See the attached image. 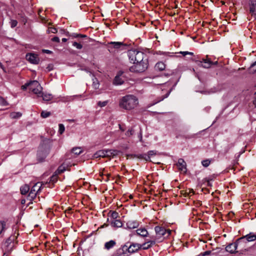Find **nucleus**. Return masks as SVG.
<instances>
[{
	"label": "nucleus",
	"instance_id": "f257e3e1",
	"mask_svg": "<svg viewBox=\"0 0 256 256\" xmlns=\"http://www.w3.org/2000/svg\"><path fill=\"white\" fill-rule=\"evenodd\" d=\"M138 104V98L133 94H127L122 97L118 102L120 108L127 110L135 108Z\"/></svg>",
	"mask_w": 256,
	"mask_h": 256
},
{
	"label": "nucleus",
	"instance_id": "f03ea898",
	"mask_svg": "<svg viewBox=\"0 0 256 256\" xmlns=\"http://www.w3.org/2000/svg\"><path fill=\"white\" fill-rule=\"evenodd\" d=\"M128 56L130 62L133 64L144 62V60L146 58V55L143 52L135 50H129Z\"/></svg>",
	"mask_w": 256,
	"mask_h": 256
},
{
	"label": "nucleus",
	"instance_id": "7ed1b4c3",
	"mask_svg": "<svg viewBox=\"0 0 256 256\" xmlns=\"http://www.w3.org/2000/svg\"><path fill=\"white\" fill-rule=\"evenodd\" d=\"M148 68L147 58L144 60V62H136L130 68V70L134 72H144Z\"/></svg>",
	"mask_w": 256,
	"mask_h": 256
},
{
	"label": "nucleus",
	"instance_id": "20e7f679",
	"mask_svg": "<svg viewBox=\"0 0 256 256\" xmlns=\"http://www.w3.org/2000/svg\"><path fill=\"white\" fill-rule=\"evenodd\" d=\"M29 89L38 97L40 96L42 88L39 82L36 80H34L29 82Z\"/></svg>",
	"mask_w": 256,
	"mask_h": 256
},
{
	"label": "nucleus",
	"instance_id": "39448f33",
	"mask_svg": "<svg viewBox=\"0 0 256 256\" xmlns=\"http://www.w3.org/2000/svg\"><path fill=\"white\" fill-rule=\"evenodd\" d=\"M26 60L30 63L37 64L40 62V58L38 55L34 53H28L26 56Z\"/></svg>",
	"mask_w": 256,
	"mask_h": 256
},
{
	"label": "nucleus",
	"instance_id": "423d86ee",
	"mask_svg": "<svg viewBox=\"0 0 256 256\" xmlns=\"http://www.w3.org/2000/svg\"><path fill=\"white\" fill-rule=\"evenodd\" d=\"M140 249H141L140 244L138 243H132L129 246L126 244V250L128 253H134Z\"/></svg>",
	"mask_w": 256,
	"mask_h": 256
},
{
	"label": "nucleus",
	"instance_id": "0eeeda50",
	"mask_svg": "<svg viewBox=\"0 0 256 256\" xmlns=\"http://www.w3.org/2000/svg\"><path fill=\"white\" fill-rule=\"evenodd\" d=\"M123 73L122 71L118 72L114 80L113 84L114 85H121L124 82V78L122 76Z\"/></svg>",
	"mask_w": 256,
	"mask_h": 256
},
{
	"label": "nucleus",
	"instance_id": "6e6552de",
	"mask_svg": "<svg viewBox=\"0 0 256 256\" xmlns=\"http://www.w3.org/2000/svg\"><path fill=\"white\" fill-rule=\"evenodd\" d=\"M128 252L126 250V244L124 245L119 248L114 254V256H128Z\"/></svg>",
	"mask_w": 256,
	"mask_h": 256
},
{
	"label": "nucleus",
	"instance_id": "1a4fd4ad",
	"mask_svg": "<svg viewBox=\"0 0 256 256\" xmlns=\"http://www.w3.org/2000/svg\"><path fill=\"white\" fill-rule=\"evenodd\" d=\"M246 239L247 242H253L256 240V234L252 233L250 232L249 234H246V236L242 237L238 239V242H242L244 240Z\"/></svg>",
	"mask_w": 256,
	"mask_h": 256
},
{
	"label": "nucleus",
	"instance_id": "9d476101",
	"mask_svg": "<svg viewBox=\"0 0 256 256\" xmlns=\"http://www.w3.org/2000/svg\"><path fill=\"white\" fill-rule=\"evenodd\" d=\"M156 238H154L153 240H147L144 243L142 244H140L141 249L146 250H148V249L150 248L151 247H152L154 245L156 244Z\"/></svg>",
	"mask_w": 256,
	"mask_h": 256
},
{
	"label": "nucleus",
	"instance_id": "9b49d317",
	"mask_svg": "<svg viewBox=\"0 0 256 256\" xmlns=\"http://www.w3.org/2000/svg\"><path fill=\"white\" fill-rule=\"evenodd\" d=\"M240 242H238V240L236 242L232 243V244H228V246H227L226 247V251H227L231 254H234V253L236 252V250L238 246V244Z\"/></svg>",
	"mask_w": 256,
	"mask_h": 256
},
{
	"label": "nucleus",
	"instance_id": "f8f14e48",
	"mask_svg": "<svg viewBox=\"0 0 256 256\" xmlns=\"http://www.w3.org/2000/svg\"><path fill=\"white\" fill-rule=\"evenodd\" d=\"M179 170L185 173L186 172V162L182 158H180L176 164Z\"/></svg>",
	"mask_w": 256,
	"mask_h": 256
},
{
	"label": "nucleus",
	"instance_id": "ddd939ff",
	"mask_svg": "<svg viewBox=\"0 0 256 256\" xmlns=\"http://www.w3.org/2000/svg\"><path fill=\"white\" fill-rule=\"evenodd\" d=\"M140 225V222L136 220H129L126 222V226L128 229H134L138 228Z\"/></svg>",
	"mask_w": 256,
	"mask_h": 256
},
{
	"label": "nucleus",
	"instance_id": "4468645a",
	"mask_svg": "<svg viewBox=\"0 0 256 256\" xmlns=\"http://www.w3.org/2000/svg\"><path fill=\"white\" fill-rule=\"evenodd\" d=\"M154 230L156 234L155 238H156V239H158V237L164 236L166 232V230L164 228L160 226H156L154 228Z\"/></svg>",
	"mask_w": 256,
	"mask_h": 256
},
{
	"label": "nucleus",
	"instance_id": "2eb2a0df",
	"mask_svg": "<svg viewBox=\"0 0 256 256\" xmlns=\"http://www.w3.org/2000/svg\"><path fill=\"white\" fill-rule=\"evenodd\" d=\"M136 234L142 238L147 237L148 235V232L147 230L143 227H140L136 230Z\"/></svg>",
	"mask_w": 256,
	"mask_h": 256
},
{
	"label": "nucleus",
	"instance_id": "dca6fc26",
	"mask_svg": "<svg viewBox=\"0 0 256 256\" xmlns=\"http://www.w3.org/2000/svg\"><path fill=\"white\" fill-rule=\"evenodd\" d=\"M201 63H202V66L206 68H210L212 65V62L209 59H202Z\"/></svg>",
	"mask_w": 256,
	"mask_h": 256
},
{
	"label": "nucleus",
	"instance_id": "f3484780",
	"mask_svg": "<svg viewBox=\"0 0 256 256\" xmlns=\"http://www.w3.org/2000/svg\"><path fill=\"white\" fill-rule=\"evenodd\" d=\"M44 184H41L40 182H37L32 187L31 190L33 192H36L38 194L40 190L42 185Z\"/></svg>",
	"mask_w": 256,
	"mask_h": 256
},
{
	"label": "nucleus",
	"instance_id": "a211bd4d",
	"mask_svg": "<svg viewBox=\"0 0 256 256\" xmlns=\"http://www.w3.org/2000/svg\"><path fill=\"white\" fill-rule=\"evenodd\" d=\"M110 224L114 228H120L122 226V222L118 220H112Z\"/></svg>",
	"mask_w": 256,
	"mask_h": 256
},
{
	"label": "nucleus",
	"instance_id": "6ab92c4d",
	"mask_svg": "<svg viewBox=\"0 0 256 256\" xmlns=\"http://www.w3.org/2000/svg\"><path fill=\"white\" fill-rule=\"evenodd\" d=\"M116 244V242L114 240H110L108 242L104 244V248L108 250L113 248Z\"/></svg>",
	"mask_w": 256,
	"mask_h": 256
},
{
	"label": "nucleus",
	"instance_id": "aec40b11",
	"mask_svg": "<svg viewBox=\"0 0 256 256\" xmlns=\"http://www.w3.org/2000/svg\"><path fill=\"white\" fill-rule=\"evenodd\" d=\"M106 150H100L99 151H98L96 153L94 154V156L96 158H104L106 157Z\"/></svg>",
	"mask_w": 256,
	"mask_h": 256
},
{
	"label": "nucleus",
	"instance_id": "412c9836",
	"mask_svg": "<svg viewBox=\"0 0 256 256\" xmlns=\"http://www.w3.org/2000/svg\"><path fill=\"white\" fill-rule=\"evenodd\" d=\"M20 190L22 194H26L30 190V186L28 184H24L20 187Z\"/></svg>",
	"mask_w": 256,
	"mask_h": 256
},
{
	"label": "nucleus",
	"instance_id": "4be33fe9",
	"mask_svg": "<svg viewBox=\"0 0 256 256\" xmlns=\"http://www.w3.org/2000/svg\"><path fill=\"white\" fill-rule=\"evenodd\" d=\"M40 97H42L44 100L48 101L51 100L52 98V96L51 94H43L42 92V94H40Z\"/></svg>",
	"mask_w": 256,
	"mask_h": 256
},
{
	"label": "nucleus",
	"instance_id": "5701e85b",
	"mask_svg": "<svg viewBox=\"0 0 256 256\" xmlns=\"http://www.w3.org/2000/svg\"><path fill=\"white\" fill-rule=\"evenodd\" d=\"M22 114L20 112H12L10 114V116L12 119H18L20 118Z\"/></svg>",
	"mask_w": 256,
	"mask_h": 256
},
{
	"label": "nucleus",
	"instance_id": "b1692460",
	"mask_svg": "<svg viewBox=\"0 0 256 256\" xmlns=\"http://www.w3.org/2000/svg\"><path fill=\"white\" fill-rule=\"evenodd\" d=\"M117 154V151L113 150H106V157H111Z\"/></svg>",
	"mask_w": 256,
	"mask_h": 256
},
{
	"label": "nucleus",
	"instance_id": "393cba45",
	"mask_svg": "<svg viewBox=\"0 0 256 256\" xmlns=\"http://www.w3.org/2000/svg\"><path fill=\"white\" fill-rule=\"evenodd\" d=\"M155 68L160 70H162L165 68V64L162 62H158L156 64Z\"/></svg>",
	"mask_w": 256,
	"mask_h": 256
},
{
	"label": "nucleus",
	"instance_id": "a878e982",
	"mask_svg": "<svg viewBox=\"0 0 256 256\" xmlns=\"http://www.w3.org/2000/svg\"><path fill=\"white\" fill-rule=\"evenodd\" d=\"M82 152V148L80 147L74 148L72 150V152L77 156L80 154Z\"/></svg>",
	"mask_w": 256,
	"mask_h": 256
},
{
	"label": "nucleus",
	"instance_id": "bb28decb",
	"mask_svg": "<svg viewBox=\"0 0 256 256\" xmlns=\"http://www.w3.org/2000/svg\"><path fill=\"white\" fill-rule=\"evenodd\" d=\"M110 45H112L115 48H118L121 46H124L123 43L120 42H110L109 43Z\"/></svg>",
	"mask_w": 256,
	"mask_h": 256
},
{
	"label": "nucleus",
	"instance_id": "cd10ccee",
	"mask_svg": "<svg viewBox=\"0 0 256 256\" xmlns=\"http://www.w3.org/2000/svg\"><path fill=\"white\" fill-rule=\"evenodd\" d=\"M156 154V152L154 150H150L148 152V155H145V156L144 157V158L146 160H150V158L152 156H154Z\"/></svg>",
	"mask_w": 256,
	"mask_h": 256
},
{
	"label": "nucleus",
	"instance_id": "c85d7f7f",
	"mask_svg": "<svg viewBox=\"0 0 256 256\" xmlns=\"http://www.w3.org/2000/svg\"><path fill=\"white\" fill-rule=\"evenodd\" d=\"M36 192H33L30 190L29 194H28L27 199L30 201L33 200L36 196Z\"/></svg>",
	"mask_w": 256,
	"mask_h": 256
},
{
	"label": "nucleus",
	"instance_id": "c756f323",
	"mask_svg": "<svg viewBox=\"0 0 256 256\" xmlns=\"http://www.w3.org/2000/svg\"><path fill=\"white\" fill-rule=\"evenodd\" d=\"M6 223L4 221H0V234L6 230Z\"/></svg>",
	"mask_w": 256,
	"mask_h": 256
},
{
	"label": "nucleus",
	"instance_id": "7c9ffc66",
	"mask_svg": "<svg viewBox=\"0 0 256 256\" xmlns=\"http://www.w3.org/2000/svg\"><path fill=\"white\" fill-rule=\"evenodd\" d=\"M51 114V113L49 112H47V111H42L41 114H40V116L41 117H42V118H48V116H50Z\"/></svg>",
	"mask_w": 256,
	"mask_h": 256
},
{
	"label": "nucleus",
	"instance_id": "2f4dec72",
	"mask_svg": "<svg viewBox=\"0 0 256 256\" xmlns=\"http://www.w3.org/2000/svg\"><path fill=\"white\" fill-rule=\"evenodd\" d=\"M58 180V176L56 174H53L50 178L49 182H52V184L55 183Z\"/></svg>",
	"mask_w": 256,
	"mask_h": 256
},
{
	"label": "nucleus",
	"instance_id": "473e14b6",
	"mask_svg": "<svg viewBox=\"0 0 256 256\" xmlns=\"http://www.w3.org/2000/svg\"><path fill=\"white\" fill-rule=\"evenodd\" d=\"M108 100H105L104 102L99 101L98 102V106L102 108L106 106L108 104Z\"/></svg>",
	"mask_w": 256,
	"mask_h": 256
},
{
	"label": "nucleus",
	"instance_id": "72a5a7b5",
	"mask_svg": "<svg viewBox=\"0 0 256 256\" xmlns=\"http://www.w3.org/2000/svg\"><path fill=\"white\" fill-rule=\"evenodd\" d=\"M194 194V192L192 190H188V191L186 190L185 192L184 195L185 196H191Z\"/></svg>",
	"mask_w": 256,
	"mask_h": 256
},
{
	"label": "nucleus",
	"instance_id": "f704fd0d",
	"mask_svg": "<svg viewBox=\"0 0 256 256\" xmlns=\"http://www.w3.org/2000/svg\"><path fill=\"white\" fill-rule=\"evenodd\" d=\"M210 164V160H204L202 162V165L204 167H208Z\"/></svg>",
	"mask_w": 256,
	"mask_h": 256
},
{
	"label": "nucleus",
	"instance_id": "c9c22d12",
	"mask_svg": "<svg viewBox=\"0 0 256 256\" xmlns=\"http://www.w3.org/2000/svg\"><path fill=\"white\" fill-rule=\"evenodd\" d=\"M92 86L94 89H98V88L99 82L97 79L95 78L94 80H93Z\"/></svg>",
	"mask_w": 256,
	"mask_h": 256
},
{
	"label": "nucleus",
	"instance_id": "e433bc0d",
	"mask_svg": "<svg viewBox=\"0 0 256 256\" xmlns=\"http://www.w3.org/2000/svg\"><path fill=\"white\" fill-rule=\"evenodd\" d=\"M59 130H58V132L62 134L64 131L65 128L62 124H59L58 125Z\"/></svg>",
	"mask_w": 256,
	"mask_h": 256
},
{
	"label": "nucleus",
	"instance_id": "4c0bfd02",
	"mask_svg": "<svg viewBox=\"0 0 256 256\" xmlns=\"http://www.w3.org/2000/svg\"><path fill=\"white\" fill-rule=\"evenodd\" d=\"M0 104L3 106H6L8 104L7 102L2 97H0Z\"/></svg>",
	"mask_w": 256,
	"mask_h": 256
},
{
	"label": "nucleus",
	"instance_id": "58836bf2",
	"mask_svg": "<svg viewBox=\"0 0 256 256\" xmlns=\"http://www.w3.org/2000/svg\"><path fill=\"white\" fill-rule=\"evenodd\" d=\"M72 46L76 47L78 49H81L82 48V45L78 43L77 42H74Z\"/></svg>",
	"mask_w": 256,
	"mask_h": 256
},
{
	"label": "nucleus",
	"instance_id": "ea45409f",
	"mask_svg": "<svg viewBox=\"0 0 256 256\" xmlns=\"http://www.w3.org/2000/svg\"><path fill=\"white\" fill-rule=\"evenodd\" d=\"M178 53L182 54L184 56H186L188 54H189V55H190V56H193L194 55V53L193 52H182V51H181V52H180Z\"/></svg>",
	"mask_w": 256,
	"mask_h": 256
},
{
	"label": "nucleus",
	"instance_id": "a19ab883",
	"mask_svg": "<svg viewBox=\"0 0 256 256\" xmlns=\"http://www.w3.org/2000/svg\"><path fill=\"white\" fill-rule=\"evenodd\" d=\"M134 131L132 128L128 130L126 132V135L128 136H130L134 134Z\"/></svg>",
	"mask_w": 256,
	"mask_h": 256
},
{
	"label": "nucleus",
	"instance_id": "79ce46f5",
	"mask_svg": "<svg viewBox=\"0 0 256 256\" xmlns=\"http://www.w3.org/2000/svg\"><path fill=\"white\" fill-rule=\"evenodd\" d=\"M58 31H57L56 28H50L48 30V33L52 32V33L55 34V33H56Z\"/></svg>",
	"mask_w": 256,
	"mask_h": 256
},
{
	"label": "nucleus",
	"instance_id": "37998d69",
	"mask_svg": "<svg viewBox=\"0 0 256 256\" xmlns=\"http://www.w3.org/2000/svg\"><path fill=\"white\" fill-rule=\"evenodd\" d=\"M118 213L116 212H112L111 214V216L113 220H116V218H118Z\"/></svg>",
	"mask_w": 256,
	"mask_h": 256
},
{
	"label": "nucleus",
	"instance_id": "c03bdc74",
	"mask_svg": "<svg viewBox=\"0 0 256 256\" xmlns=\"http://www.w3.org/2000/svg\"><path fill=\"white\" fill-rule=\"evenodd\" d=\"M10 23L11 27L13 28L17 25L18 22L16 20H12L10 21Z\"/></svg>",
	"mask_w": 256,
	"mask_h": 256
},
{
	"label": "nucleus",
	"instance_id": "a18cd8bd",
	"mask_svg": "<svg viewBox=\"0 0 256 256\" xmlns=\"http://www.w3.org/2000/svg\"><path fill=\"white\" fill-rule=\"evenodd\" d=\"M250 6H254L256 7V0H252L250 2Z\"/></svg>",
	"mask_w": 256,
	"mask_h": 256
},
{
	"label": "nucleus",
	"instance_id": "49530a36",
	"mask_svg": "<svg viewBox=\"0 0 256 256\" xmlns=\"http://www.w3.org/2000/svg\"><path fill=\"white\" fill-rule=\"evenodd\" d=\"M52 42H59L60 38L58 36H54L52 39Z\"/></svg>",
	"mask_w": 256,
	"mask_h": 256
},
{
	"label": "nucleus",
	"instance_id": "de8ad7c7",
	"mask_svg": "<svg viewBox=\"0 0 256 256\" xmlns=\"http://www.w3.org/2000/svg\"><path fill=\"white\" fill-rule=\"evenodd\" d=\"M28 87L29 88V83L26 84L22 86V89L25 90Z\"/></svg>",
	"mask_w": 256,
	"mask_h": 256
},
{
	"label": "nucleus",
	"instance_id": "09e8293b",
	"mask_svg": "<svg viewBox=\"0 0 256 256\" xmlns=\"http://www.w3.org/2000/svg\"><path fill=\"white\" fill-rule=\"evenodd\" d=\"M210 254H211V252L209 251V250H208V251H206V252H204L202 254V256H205L209 255Z\"/></svg>",
	"mask_w": 256,
	"mask_h": 256
},
{
	"label": "nucleus",
	"instance_id": "8fccbe9b",
	"mask_svg": "<svg viewBox=\"0 0 256 256\" xmlns=\"http://www.w3.org/2000/svg\"><path fill=\"white\" fill-rule=\"evenodd\" d=\"M42 52L44 53L48 54H50L52 53V51L48 50H42Z\"/></svg>",
	"mask_w": 256,
	"mask_h": 256
},
{
	"label": "nucleus",
	"instance_id": "3c124183",
	"mask_svg": "<svg viewBox=\"0 0 256 256\" xmlns=\"http://www.w3.org/2000/svg\"><path fill=\"white\" fill-rule=\"evenodd\" d=\"M65 170L63 168H62V166H60L58 168V173L62 172Z\"/></svg>",
	"mask_w": 256,
	"mask_h": 256
},
{
	"label": "nucleus",
	"instance_id": "603ef678",
	"mask_svg": "<svg viewBox=\"0 0 256 256\" xmlns=\"http://www.w3.org/2000/svg\"><path fill=\"white\" fill-rule=\"evenodd\" d=\"M251 68H254V72H256V62L251 65Z\"/></svg>",
	"mask_w": 256,
	"mask_h": 256
},
{
	"label": "nucleus",
	"instance_id": "864d4df0",
	"mask_svg": "<svg viewBox=\"0 0 256 256\" xmlns=\"http://www.w3.org/2000/svg\"><path fill=\"white\" fill-rule=\"evenodd\" d=\"M255 11V7L250 6V12H254Z\"/></svg>",
	"mask_w": 256,
	"mask_h": 256
},
{
	"label": "nucleus",
	"instance_id": "5fc2aeb1",
	"mask_svg": "<svg viewBox=\"0 0 256 256\" xmlns=\"http://www.w3.org/2000/svg\"><path fill=\"white\" fill-rule=\"evenodd\" d=\"M76 38H78V37H80V38H83V37H86V35H82V34H76V36H74Z\"/></svg>",
	"mask_w": 256,
	"mask_h": 256
},
{
	"label": "nucleus",
	"instance_id": "6e6d98bb",
	"mask_svg": "<svg viewBox=\"0 0 256 256\" xmlns=\"http://www.w3.org/2000/svg\"><path fill=\"white\" fill-rule=\"evenodd\" d=\"M214 20H215L214 19H212V21L210 22V23L212 25L214 26V24H215Z\"/></svg>",
	"mask_w": 256,
	"mask_h": 256
},
{
	"label": "nucleus",
	"instance_id": "4d7b16f0",
	"mask_svg": "<svg viewBox=\"0 0 256 256\" xmlns=\"http://www.w3.org/2000/svg\"><path fill=\"white\" fill-rule=\"evenodd\" d=\"M124 22H125L126 24H128V18H126V17H124Z\"/></svg>",
	"mask_w": 256,
	"mask_h": 256
},
{
	"label": "nucleus",
	"instance_id": "13d9d810",
	"mask_svg": "<svg viewBox=\"0 0 256 256\" xmlns=\"http://www.w3.org/2000/svg\"><path fill=\"white\" fill-rule=\"evenodd\" d=\"M253 104L254 105L255 107H256V96L253 101Z\"/></svg>",
	"mask_w": 256,
	"mask_h": 256
},
{
	"label": "nucleus",
	"instance_id": "bf43d9fd",
	"mask_svg": "<svg viewBox=\"0 0 256 256\" xmlns=\"http://www.w3.org/2000/svg\"><path fill=\"white\" fill-rule=\"evenodd\" d=\"M62 42H66L67 41V39L66 38H62Z\"/></svg>",
	"mask_w": 256,
	"mask_h": 256
},
{
	"label": "nucleus",
	"instance_id": "052dcab7",
	"mask_svg": "<svg viewBox=\"0 0 256 256\" xmlns=\"http://www.w3.org/2000/svg\"><path fill=\"white\" fill-rule=\"evenodd\" d=\"M118 126H119V128H120V130L122 131V132H123V131H124V129H123V128H122V126H121V125H120V124H118Z\"/></svg>",
	"mask_w": 256,
	"mask_h": 256
},
{
	"label": "nucleus",
	"instance_id": "680f3d73",
	"mask_svg": "<svg viewBox=\"0 0 256 256\" xmlns=\"http://www.w3.org/2000/svg\"><path fill=\"white\" fill-rule=\"evenodd\" d=\"M25 202H26V200H25L24 199H23V200H22V201H21V203H22V204H25Z\"/></svg>",
	"mask_w": 256,
	"mask_h": 256
},
{
	"label": "nucleus",
	"instance_id": "e2e57ef3",
	"mask_svg": "<svg viewBox=\"0 0 256 256\" xmlns=\"http://www.w3.org/2000/svg\"><path fill=\"white\" fill-rule=\"evenodd\" d=\"M226 22H227V20H223V22H222V24H223V25L226 24Z\"/></svg>",
	"mask_w": 256,
	"mask_h": 256
},
{
	"label": "nucleus",
	"instance_id": "0e129e2a",
	"mask_svg": "<svg viewBox=\"0 0 256 256\" xmlns=\"http://www.w3.org/2000/svg\"><path fill=\"white\" fill-rule=\"evenodd\" d=\"M218 62H217V61H216V62H212V64L216 65V64H218Z\"/></svg>",
	"mask_w": 256,
	"mask_h": 256
},
{
	"label": "nucleus",
	"instance_id": "69168bd1",
	"mask_svg": "<svg viewBox=\"0 0 256 256\" xmlns=\"http://www.w3.org/2000/svg\"><path fill=\"white\" fill-rule=\"evenodd\" d=\"M0 67L1 68H3V65H2V64L0 62Z\"/></svg>",
	"mask_w": 256,
	"mask_h": 256
},
{
	"label": "nucleus",
	"instance_id": "338daca9",
	"mask_svg": "<svg viewBox=\"0 0 256 256\" xmlns=\"http://www.w3.org/2000/svg\"><path fill=\"white\" fill-rule=\"evenodd\" d=\"M170 92H167V94H166V96H165V98H166V97L168 96V94H169Z\"/></svg>",
	"mask_w": 256,
	"mask_h": 256
},
{
	"label": "nucleus",
	"instance_id": "774afa93",
	"mask_svg": "<svg viewBox=\"0 0 256 256\" xmlns=\"http://www.w3.org/2000/svg\"><path fill=\"white\" fill-rule=\"evenodd\" d=\"M235 20V19H234V18H233V19H232V20Z\"/></svg>",
	"mask_w": 256,
	"mask_h": 256
}]
</instances>
